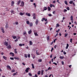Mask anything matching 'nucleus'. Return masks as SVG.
I'll list each match as a JSON object with an SVG mask.
<instances>
[{
    "label": "nucleus",
    "mask_w": 77,
    "mask_h": 77,
    "mask_svg": "<svg viewBox=\"0 0 77 77\" xmlns=\"http://www.w3.org/2000/svg\"><path fill=\"white\" fill-rule=\"evenodd\" d=\"M29 24V26H31V27L33 26V23H30Z\"/></svg>",
    "instance_id": "25"
},
{
    "label": "nucleus",
    "mask_w": 77,
    "mask_h": 77,
    "mask_svg": "<svg viewBox=\"0 0 77 77\" xmlns=\"http://www.w3.org/2000/svg\"><path fill=\"white\" fill-rule=\"evenodd\" d=\"M34 33L35 35V36H38V34H37V33L35 32V31H34Z\"/></svg>",
    "instance_id": "20"
},
{
    "label": "nucleus",
    "mask_w": 77,
    "mask_h": 77,
    "mask_svg": "<svg viewBox=\"0 0 77 77\" xmlns=\"http://www.w3.org/2000/svg\"><path fill=\"white\" fill-rule=\"evenodd\" d=\"M66 49H68V47H69V45L68 44H66Z\"/></svg>",
    "instance_id": "22"
},
{
    "label": "nucleus",
    "mask_w": 77,
    "mask_h": 77,
    "mask_svg": "<svg viewBox=\"0 0 77 77\" xmlns=\"http://www.w3.org/2000/svg\"><path fill=\"white\" fill-rule=\"evenodd\" d=\"M53 64H54V65H57V63H53Z\"/></svg>",
    "instance_id": "59"
},
{
    "label": "nucleus",
    "mask_w": 77,
    "mask_h": 77,
    "mask_svg": "<svg viewBox=\"0 0 77 77\" xmlns=\"http://www.w3.org/2000/svg\"><path fill=\"white\" fill-rule=\"evenodd\" d=\"M47 9V8L46 7H44V9L43 10V12H44V11H46Z\"/></svg>",
    "instance_id": "12"
},
{
    "label": "nucleus",
    "mask_w": 77,
    "mask_h": 77,
    "mask_svg": "<svg viewBox=\"0 0 77 77\" xmlns=\"http://www.w3.org/2000/svg\"><path fill=\"white\" fill-rule=\"evenodd\" d=\"M14 59H17V60H19V59L18 57H14Z\"/></svg>",
    "instance_id": "36"
},
{
    "label": "nucleus",
    "mask_w": 77,
    "mask_h": 77,
    "mask_svg": "<svg viewBox=\"0 0 77 77\" xmlns=\"http://www.w3.org/2000/svg\"><path fill=\"white\" fill-rule=\"evenodd\" d=\"M20 3H21V0H19L17 2V5H20Z\"/></svg>",
    "instance_id": "10"
},
{
    "label": "nucleus",
    "mask_w": 77,
    "mask_h": 77,
    "mask_svg": "<svg viewBox=\"0 0 77 77\" xmlns=\"http://www.w3.org/2000/svg\"><path fill=\"white\" fill-rule=\"evenodd\" d=\"M14 25H18V22H15V23H13Z\"/></svg>",
    "instance_id": "7"
},
{
    "label": "nucleus",
    "mask_w": 77,
    "mask_h": 77,
    "mask_svg": "<svg viewBox=\"0 0 77 77\" xmlns=\"http://www.w3.org/2000/svg\"><path fill=\"white\" fill-rule=\"evenodd\" d=\"M11 13H12L13 14H15V13H14V11L13 10H11Z\"/></svg>",
    "instance_id": "31"
},
{
    "label": "nucleus",
    "mask_w": 77,
    "mask_h": 77,
    "mask_svg": "<svg viewBox=\"0 0 77 77\" xmlns=\"http://www.w3.org/2000/svg\"><path fill=\"white\" fill-rule=\"evenodd\" d=\"M29 44L31 45H33V43L32 42V41H29Z\"/></svg>",
    "instance_id": "23"
},
{
    "label": "nucleus",
    "mask_w": 77,
    "mask_h": 77,
    "mask_svg": "<svg viewBox=\"0 0 77 77\" xmlns=\"http://www.w3.org/2000/svg\"><path fill=\"white\" fill-rule=\"evenodd\" d=\"M30 69V68H27L25 70V71L26 72H29V70Z\"/></svg>",
    "instance_id": "9"
},
{
    "label": "nucleus",
    "mask_w": 77,
    "mask_h": 77,
    "mask_svg": "<svg viewBox=\"0 0 77 77\" xmlns=\"http://www.w3.org/2000/svg\"><path fill=\"white\" fill-rule=\"evenodd\" d=\"M66 9L68 11H69V7H67Z\"/></svg>",
    "instance_id": "44"
},
{
    "label": "nucleus",
    "mask_w": 77,
    "mask_h": 77,
    "mask_svg": "<svg viewBox=\"0 0 77 77\" xmlns=\"http://www.w3.org/2000/svg\"><path fill=\"white\" fill-rule=\"evenodd\" d=\"M50 8H52V7H53V5H52V4L50 5Z\"/></svg>",
    "instance_id": "50"
},
{
    "label": "nucleus",
    "mask_w": 77,
    "mask_h": 77,
    "mask_svg": "<svg viewBox=\"0 0 77 77\" xmlns=\"http://www.w3.org/2000/svg\"><path fill=\"white\" fill-rule=\"evenodd\" d=\"M24 56L25 57H26V58H27V54H25Z\"/></svg>",
    "instance_id": "38"
},
{
    "label": "nucleus",
    "mask_w": 77,
    "mask_h": 77,
    "mask_svg": "<svg viewBox=\"0 0 77 77\" xmlns=\"http://www.w3.org/2000/svg\"><path fill=\"white\" fill-rule=\"evenodd\" d=\"M15 42H17L18 41V39H16V40H15Z\"/></svg>",
    "instance_id": "63"
},
{
    "label": "nucleus",
    "mask_w": 77,
    "mask_h": 77,
    "mask_svg": "<svg viewBox=\"0 0 77 77\" xmlns=\"http://www.w3.org/2000/svg\"><path fill=\"white\" fill-rule=\"evenodd\" d=\"M50 69H51V68H48V69H46L45 70V71H46V72H47V71H48V70Z\"/></svg>",
    "instance_id": "18"
},
{
    "label": "nucleus",
    "mask_w": 77,
    "mask_h": 77,
    "mask_svg": "<svg viewBox=\"0 0 77 77\" xmlns=\"http://www.w3.org/2000/svg\"><path fill=\"white\" fill-rule=\"evenodd\" d=\"M26 23L27 24L29 25L30 24V22L29 21H26Z\"/></svg>",
    "instance_id": "33"
},
{
    "label": "nucleus",
    "mask_w": 77,
    "mask_h": 77,
    "mask_svg": "<svg viewBox=\"0 0 77 77\" xmlns=\"http://www.w3.org/2000/svg\"><path fill=\"white\" fill-rule=\"evenodd\" d=\"M67 12V10L65 9L64 10V12Z\"/></svg>",
    "instance_id": "53"
},
{
    "label": "nucleus",
    "mask_w": 77,
    "mask_h": 77,
    "mask_svg": "<svg viewBox=\"0 0 77 77\" xmlns=\"http://www.w3.org/2000/svg\"><path fill=\"white\" fill-rule=\"evenodd\" d=\"M44 70H42V72H41V74L42 75H43V74H44Z\"/></svg>",
    "instance_id": "28"
},
{
    "label": "nucleus",
    "mask_w": 77,
    "mask_h": 77,
    "mask_svg": "<svg viewBox=\"0 0 77 77\" xmlns=\"http://www.w3.org/2000/svg\"><path fill=\"white\" fill-rule=\"evenodd\" d=\"M10 54L11 55H12V56H14V54L12 52H10Z\"/></svg>",
    "instance_id": "16"
},
{
    "label": "nucleus",
    "mask_w": 77,
    "mask_h": 77,
    "mask_svg": "<svg viewBox=\"0 0 77 77\" xmlns=\"http://www.w3.org/2000/svg\"><path fill=\"white\" fill-rule=\"evenodd\" d=\"M68 36V33H65V34L64 37H66V36Z\"/></svg>",
    "instance_id": "26"
},
{
    "label": "nucleus",
    "mask_w": 77,
    "mask_h": 77,
    "mask_svg": "<svg viewBox=\"0 0 77 77\" xmlns=\"http://www.w3.org/2000/svg\"><path fill=\"white\" fill-rule=\"evenodd\" d=\"M32 32V30H30L29 31H28V33L29 35L30 34H31V33Z\"/></svg>",
    "instance_id": "15"
},
{
    "label": "nucleus",
    "mask_w": 77,
    "mask_h": 77,
    "mask_svg": "<svg viewBox=\"0 0 77 77\" xmlns=\"http://www.w3.org/2000/svg\"><path fill=\"white\" fill-rule=\"evenodd\" d=\"M8 24V23L6 22V25L5 26V27L6 29H8V27H9V26Z\"/></svg>",
    "instance_id": "3"
},
{
    "label": "nucleus",
    "mask_w": 77,
    "mask_h": 77,
    "mask_svg": "<svg viewBox=\"0 0 77 77\" xmlns=\"http://www.w3.org/2000/svg\"><path fill=\"white\" fill-rule=\"evenodd\" d=\"M48 11H50V10H51V8H50V7H48Z\"/></svg>",
    "instance_id": "34"
},
{
    "label": "nucleus",
    "mask_w": 77,
    "mask_h": 77,
    "mask_svg": "<svg viewBox=\"0 0 77 77\" xmlns=\"http://www.w3.org/2000/svg\"><path fill=\"white\" fill-rule=\"evenodd\" d=\"M48 15L49 17H51V16H52V15H51V14H48Z\"/></svg>",
    "instance_id": "48"
},
{
    "label": "nucleus",
    "mask_w": 77,
    "mask_h": 77,
    "mask_svg": "<svg viewBox=\"0 0 77 77\" xmlns=\"http://www.w3.org/2000/svg\"><path fill=\"white\" fill-rule=\"evenodd\" d=\"M44 20H45V18H43L42 19V21H44Z\"/></svg>",
    "instance_id": "42"
},
{
    "label": "nucleus",
    "mask_w": 77,
    "mask_h": 77,
    "mask_svg": "<svg viewBox=\"0 0 77 77\" xmlns=\"http://www.w3.org/2000/svg\"><path fill=\"white\" fill-rule=\"evenodd\" d=\"M70 20L71 21H72L73 20V16H71L70 17Z\"/></svg>",
    "instance_id": "21"
},
{
    "label": "nucleus",
    "mask_w": 77,
    "mask_h": 77,
    "mask_svg": "<svg viewBox=\"0 0 77 77\" xmlns=\"http://www.w3.org/2000/svg\"><path fill=\"white\" fill-rule=\"evenodd\" d=\"M29 76H32V75L30 73H29Z\"/></svg>",
    "instance_id": "41"
},
{
    "label": "nucleus",
    "mask_w": 77,
    "mask_h": 77,
    "mask_svg": "<svg viewBox=\"0 0 77 77\" xmlns=\"http://www.w3.org/2000/svg\"><path fill=\"white\" fill-rule=\"evenodd\" d=\"M15 72V70H14V69L12 70L11 71V72Z\"/></svg>",
    "instance_id": "51"
},
{
    "label": "nucleus",
    "mask_w": 77,
    "mask_h": 77,
    "mask_svg": "<svg viewBox=\"0 0 77 77\" xmlns=\"http://www.w3.org/2000/svg\"><path fill=\"white\" fill-rule=\"evenodd\" d=\"M27 33V32H26V31H24L23 32V36H25V37H26V35Z\"/></svg>",
    "instance_id": "5"
},
{
    "label": "nucleus",
    "mask_w": 77,
    "mask_h": 77,
    "mask_svg": "<svg viewBox=\"0 0 77 77\" xmlns=\"http://www.w3.org/2000/svg\"><path fill=\"white\" fill-rule=\"evenodd\" d=\"M38 22H39V21L38 20L36 19V21L35 22V24L36 25H38Z\"/></svg>",
    "instance_id": "11"
},
{
    "label": "nucleus",
    "mask_w": 77,
    "mask_h": 77,
    "mask_svg": "<svg viewBox=\"0 0 77 77\" xmlns=\"http://www.w3.org/2000/svg\"><path fill=\"white\" fill-rule=\"evenodd\" d=\"M32 56V57L33 59H35V56L33 54H31Z\"/></svg>",
    "instance_id": "17"
},
{
    "label": "nucleus",
    "mask_w": 77,
    "mask_h": 77,
    "mask_svg": "<svg viewBox=\"0 0 77 77\" xmlns=\"http://www.w3.org/2000/svg\"><path fill=\"white\" fill-rule=\"evenodd\" d=\"M10 59L11 60H14V57H10Z\"/></svg>",
    "instance_id": "47"
},
{
    "label": "nucleus",
    "mask_w": 77,
    "mask_h": 77,
    "mask_svg": "<svg viewBox=\"0 0 77 77\" xmlns=\"http://www.w3.org/2000/svg\"><path fill=\"white\" fill-rule=\"evenodd\" d=\"M35 77H38V75H37L36 74L35 75Z\"/></svg>",
    "instance_id": "64"
},
{
    "label": "nucleus",
    "mask_w": 77,
    "mask_h": 77,
    "mask_svg": "<svg viewBox=\"0 0 77 77\" xmlns=\"http://www.w3.org/2000/svg\"><path fill=\"white\" fill-rule=\"evenodd\" d=\"M60 26V25L59 24V23H57L56 24V27H59Z\"/></svg>",
    "instance_id": "37"
},
{
    "label": "nucleus",
    "mask_w": 77,
    "mask_h": 77,
    "mask_svg": "<svg viewBox=\"0 0 77 77\" xmlns=\"http://www.w3.org/2000/svg\"><path fill=\"white\" fill-rule=\"evenodd\" d=\"M33 19H34V20H35V19H36V16H33Z\"/></svg>",
    "instance_id": "57"
},
{
    "label": "nucleus",
    "mask_w": 77,
    "mask_h": 77,
    "mask_svg": "<svg viewBox=\"0 0 77 77\" xmlns=\"http://www.w3.org/2000/svg\"><path fill=\"white\" fill-rule=\"evenodd\" d=\"M14 2L12 1L11 2V5L12 6H14Z\"/></svg>",
    "instance_id": "19"
},
{
    "label": "nucleus",
    "mask_w": 77,
    "mask_h": 77,
    "mask_svg": "<svg viewBox=\"0 0 77 77\" xmlns=\"http://www.w3.org/2000/svg\"><path fill=\"white\" fill-rule=\"evenodd\" d=\"M63 54H66V52H65L64 51L63 52Z\"/></svg>",
    "instance_id": "62"
},
{
    "label": "nucleus",
    "mask_w": 77,
    "mask_h": 77,
    "mask_svg": "<svg viewBox=\"0 0 77 77\" xmlns=\"http://www.w3.org/2000/svg\"><path fill=\"white\" fill-rule=\"evenodd\" d=\"M19 46H20V47H22V45L21 44H19Z\"/></svg>",
    "instance_id": "58"
},
{
    "label": "nucleus",
    "mask_w": 77,
    "mask_h": 77,
    "mask_svg": "<svg viewBox=\"0 0 77 77\" xmlns=\"http://www.w3.org/2000/svg\"><path fill=\"white\" fill-rule=\"evenodd\" d=\"M25 14L26 15H27V16H28V17H30L31 16L30 14L28 13H26Z\"/></svg>",
    "instance_id": "4"
},
{
    "label": "nucleus",
    "mask_w": 77,
    "mask_h": 77,
    "mask_svg": "<svg viewBox=\"0 0 77 77\" xmlns=\"http://www.w3.org/2000/svg\"><path fill=\"white\" fill-rule=\"evenodd\" d=\"M1 29L2 31V32L3 33H5V30H4V29H3V27H1Z\"/></svg>",
    "instance_id": "2"
},
{
    "label": "nucleus",
    "mask_w": 77,
    "mask_h": 77,
    "mask_svg": "<svg viewBox=\"0 0 77 77\" xmlns=\"http://www.w3.org/2000/svg\"><path fill=\"white\" fill-rule=\"evenodd\" d=\"M42 61V60L41 59H39L38 60V62H41Z\"/></svg>",
    "instance_id": "43"
},
{
    "label": "nucleus",
    "mask_w": 77,
    "mask_h": 77,
    "mask_svg": "<svg viewBox=\"0 0 77 77\" xmlns=\"http://www.w3.org/2000/svg\"><path fill=\"white\" fill-rule=\"evenodd\" d=\"M59 31H60V29H58L57 31H56V32H57V33H58L59 32Z\"/></svg>",
    "instance_id": "46"
},
{
    "label": "nucleus",
    "mask_w": 77,
    "mask_h": 77,
    "mask_svg": "<svg viewBox=\"0 0 77 77\" xmlns=\"http://www.w3.org/2000/svg\"><path fill=\"white\" fill-rule=\"evenodd\" d=\"M16 74H17V73H13V75L14 76H15V75Z\"/></svg>",
    "instance_id": "55"
},
{
    "label": "nucleus",
    "mask_w": 77,
    "mask_h": 77,
    "mask_svg": "<svg viewBox=\"0 0 77 77\" xmlns=\"http://www.w3.org/2000/svg\"><path fill=\"white\" fill-rule=\"evenodd\" d=\"M7 48L8 49H10V48H11V46L10 45H9L7 47Z\"/></svg>",
    "instance_id": "8"
},
{
    "label": "nucleus",
    "mask_w": 77,
    "mask_h": 77,
    "mask_svg": "<svg viewBox=\"0 0 77 77\" xmlns=\"http://www.w3.org/2000/svg\"><path fill=\"white\" fill-rule=\"evenodd\" d=\"M28 57H29V58H30V54H28Z\"/></svg>",
    "instance_id": "39"
},
{
    "label": "nucleus",
    "mask_w": 77,
    "mask_h": 77,
    "mask_svg": "<svg viewBox=\"0 0 77 77\" xmlns=\"http://www.w3.org/2000/svg\"><path fill=\"white\" fill-rule=\"evenodd\" d=\"M32 16L33 17L36 16L35 13H33L32 14Z\"/></svg>",
    "instance_id": "45"
},
{
    "label": "nucleus",
    "mask_w": 77,
    "mask_h": 77,
    "mask_svg": "<svg viewBox=\"0 0 77 77\" xmlns=\"http://www.w3.org/2000/svg\"><path fill=\"white\" fill-rule=\"evenodd\" d=\"M3 59H5V60H7V57H6L5 56H3Z\"/></svg>",
    "instance_id": "14"
},
{
    "label": "nucleus",
    "mask_w": 77,
    "mask_h": 77,
    "mask_svg": "<svg viewBox=\"0 0 77 77\" xmlns=\"http://www.w3.org/2000/svg\"><path fill=\"white\" fill-rule=\"evenodd\" d=\"M72 38H71L70 39V42H71V43H72Z\"/></svg>",
    "instance_id": "56"
},
{
    "label": "nucleus",
    "mask_w": 77,
    "mask_h": 77,
    "mask_svg": "<svg viewBox=\"0 0 77 77\" xmlns=\"http://www.w3.org/2000/svg\"><path fill=\"white\" fill-rule=\"evenodd\" d=\"M72 3H73V1H71L69 2V3L70 4H72Z\"/></svg>",
    "instance_id": "35"
},
{
    "label": "nucleus",
    "mask_w": 77,
    "mask_h": 77,
    "mask_svg": "<svg viewBox=\"0 0 77 77\" xmlns=\"http://www.w3.org/2000/svg\"><path fill=\"white\" fill-rule=\"evenodd\" d=\"M12 37H13V39H16V38H17V37L16 36H13Z\"/></svg>",
    "instance_id": "29"
},
{
    "label": "nucleus",
    "mask_w": 77,
    "mask_h": 77,
    "mask_svg": "<svg viewBox=\"0 0 77 77\" xmlns=\"http://www.w3.org/2000/svg\"><path fill=\"white\" fill-rule=\"evenodd\" d=\"M36 54L37 55H40V54H39V53L37 52V51H36Z\"/></svg>",
    "instance_id": "40"
},
{
    "label": "nucleus",
    "mask_w": 77,
    "mask_h": 77,
    "mask_svg": "<svg viewBox=\"0 0 77 77\" xmlns=\"http://www.w3.org/2000/svg\"><path fill=\"white\" fill-rule=\"evenodd\" d=\"M56 40H57V39L56 38L54 40V43H55V42H56Z\"/></svg>",
    "instance_id": "49"
},
{
    "label": "nucleus",
    "mask_w": 77,
    "mask_h": 77,
    "mask_svg": "<svg viewBox=\"0 0 77 77\" xmlns=\"http://www.w3.org/2000/svg\"><path fill=\"white\" fill-rule=\"evenodd\" d=\"M25 13H22V12H20L19 13V15H24Z\"/></svg>",
    "instance_id": "13"
},
{
    "label": "nucleus",
    "mask_w": 77,
    "mask_h": 77,
    "mask_svg": "<svg viewBox=\"0 0 77 77\" xmlns=\"http://www.w3.org/2000/svg\"><path fill=\"white\" fill-rule=\"evenodd\" d=\"M51 76H52V77H53V75H52V74H51V75H49V77H51Z\"/></svg>",
    "instance_id": "54"
},
{
    "label": "nucleus",
    "mask_w": 77,
    "mask_h": 77,
    "mask_svg": "<svg viewBox=\"0 0 77 77\" xmlns=\"http://www.w3.org/2000/svg\"><path fill=\"white\" fill-rule=\"evenodd\" d=\"M24 2L23 1H22L21 2L20 6H21V7H23L24 6Z\"/></svg>",
    "instance_id": "1"
},
{
    "label": "nucleus",
    "mask_w": 77,
    "mask_h": 77,
    "mask_svg": "<svg viewBox=\"0 0 77 77\" xmlns=\"http://www.w3.org/2000/svg\"><path fill=\"white\" fill-rule=\"evenodd\" d=\"M47 40H48V41H49V40H50V36H48L47 37Z\"/></svg>",
    "instance_id": "32"
},
{
    "label": "nucleus",
    "mask_w": 77,
    "mask_h": 77,
    "mask_svg": "<svg viewBox=\"0 0 77 77\" xmlns=\"http://www.w3.org/2000/svg\"><path fill=\"white\" fill-rule=\"evenodd\" d=\"M64 3L66 5H68V2H67V1H64Z\"/></svg>",
    "instance_id": "30"
},
{
    "label": "nucleus",
    "mask_w": 77,
    "mask_h": 77,
    "mask_svg": "<svg viewBox=\"0 0 77 77\" xmlns=\"http://www.w3.org/2000/svg\"><path fill=\"white\" fill-rule=\"evenodd\" d=\"M32 68H35V67L34 66V65H33V64H32Z\"/></svg>",
    "instance_id": "52"
},
{
    "label": "nucleus",
    "mask_w": 77,
    "mask_h": 77,
    "mask_svg": "<svg viewBox=\"0 0 77 77\" xmlns=\"http://www.w3.org/2000/svg\"><path fill=\"white\" fill-rule=\"evenodd\" d=\"M4 45L6 46H8V43L7 42H4Z\"/></svg>",
    "instance_id": "6"
},
{
    "label": "nucleus",
    "mask_w": 77,
    "mask_h": 77,
    "mask_svg": "<svg viewBox=\"0 0 77 77\" xmlns=\"http://www.w3.org/2000/svg\"><path fill=\"white\" fill-rule=\"evenodd\" d=\"M58 35V33H57L56 35H55V37H56V36H57Z\"/></svg>",
    "instance_id": "60"
},
{
    "label": "nucleus",
    "mask_w": 77,
    "mask_h": 77,
    "mask_svg": "<svg viewBox=\"0 0 77 77\" xmlns=\"http://www.w3.org/2000/svg\"><path fill=\"white\" fill-rule=\"evenodd\" d=\"M38 75H40L41 74V71H38L37 73Z\"/></svg>",
    "instance_id": "27"
},
{
    "label": "nucleus",
    "mask_w": 77,
    "mask_h": 77,
    "mask_svg": "<svg viewBox=\"0 0 77 77\" xmlns=\"http://www.w3.org/2000/svg\"><path fill=\"white\" fill-rule=\"evenodd\" d=\"M57 45H56L54 46V48H56V47H57Z\"/></svg>",
    "instance_id": "61"
},
{
    "label": "nucleus",
    "mask_w": 77,
    "mask_h": 77,
    "mask_svg": "<svg viewBox=\"0 0 77 77\" xmlns=\"http://www.w3.org/2000/svg\"><path fill=\"white\" fill-rule=\"evenodd\" d=\"M60 58L61 59H63V58H64V57L60 56Z\"/></svg>",
    "instance_id": "24"
}]
</instances>
